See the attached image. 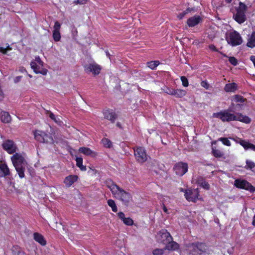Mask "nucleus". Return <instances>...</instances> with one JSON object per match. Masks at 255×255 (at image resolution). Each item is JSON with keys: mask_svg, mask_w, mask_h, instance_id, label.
Instances as JSON below:
<instances>
[{"mask_svg": "<svg viewBox=\"0 0 255 255\" xmlns=\"http://www.w3.org/2000/svg\"><path fill=\"white\" fill-rule=\"evenodd\" d=\"M213 153L215 157L220 158L224 155L223 152L218 149H213Z\"/></svg>", "mask_w": 255, "mask_h": 255, "instance_id": "obj_32", "label": "nucleus"}, {"mask_svg": "<svg viewBox=\"0 0 255 255\" xmlns=\"http://www.w3.org/2000/svg\"><path fill=\"white\" fill-rule=\"evenodd\" d=\"M34 137L37 141L48 144L54 143V140L51 135L48 134L44 131L36 130L34 132Z\"/></svg>", "mask_w": 255, "mask_h": 255, "instance_id": "obj_6", "label": "nucleus"}, {"mask_svg": "<svg viewBox=\"0 0 255 255\" xmlns=\"http://www.w3.org/2000/svg\"><path fill=\"white\" fill-rule=\"evenodd\" d=\"M247 9V6L245 4L241 2L239 3V6L236 8L237 12L233 15L234 19L239 23H243L246 20L245 13Z\"/></svg>", "mask_w": 255, "mask_h": 255, "instance_id": "obj_5", "label": "nucleus"}, {"mask_svg": "<svg viewBox=\"0 0 255 255\" xmlns=\"http://www.w3.org/2000/svg\"><path fill=\"white\" fill-rule=\"evenodd\" d=\"M88 0H77L74 1V3L75 4H84L87 2Z\"/></svg>", "mask_w": 255, "mask_h": 255, "instance_id": "obj_44", "label": "nucleus"}, {"mask_svg": "<svg viewBox=\"0 0 255 255\" xmlns=\"http://www.w3.org/2000/svg\"><path fill=\"white\" fill-rule=\"evenodd\" d=\"M104 118L110 121L112 123H115L116 120L118 118L117 115L112 110H105L103 112Z\"/></svg>", "mask_w": 255, "mask_h": 255, "instance_id": "obj_15", "label": "nucleus"}, {"mask_svg": "<svg viewBox=\"0 0 255 255\" xmlns=\"http://www.w3.org/2000/svg\"><path fill=\"white\" fill-rule=\"evenodd\" d=\"M164 249H156L153 251L152 254L153 255H162L164 253Z\"/></svg>", "mask_w": 255, "mask_h": 255, "instance_id": "obj_36", "label": "nucleus"}, {"mask_svg": "<svg viewBox=\"0 0 255 255\" xmlns=\"http://www.w3.org/2000/svg\"><path fill=\"white\" fill-rule=\"evenodd\" d=\"M159 64V62L158 61H151L147 63V66L151 69H154Z\"/></svg>", "mask_w": 255, "mask_h": 255, "instance_id": "obj_31", "label": "nucleus"}, {"mask_svg": "<svg viewBox=\"0 0 255 255\" xmlns=\"http://www.w3.org/2000/svg\"><path fill=\"white\" fill-rule=\"evenodd\" d=\"M123 222L126 225L128 226L132 225L133 223L132 220L130 218H125L123 220Z\"/></svg>", "mask_w": 255, "mask_h": 255, "instance_id": "obj_37", "label": "nucleus"}, {"mask_svg": "<svg viewBox=\"0 0 255 255\" xmlns=\"http://www.w3.org/2000/svg\"><path fill=\"white\" fill-rule=\"evenodd\" d=\"M76 165L80 168L81 170L85 171L86 167L85 166L83 165V159L81 157H77L76 159Z\"/></svg>", "mask_w": 255, "mask_h": 255, "instance_id": "obj_27", "label": "nucleus"}, {"mask_svg": "<svg viewBox=\"0 0 255 255\" xmlns=\"http://www.w3.org/2000/svg\"><path fill=\"white\" fill-rule=\"evenodd\" d=\"M234 185L237 188L244 189L251 192H254L255 191V187L244 180L237 179L235 181Z\"/></svg>", "mask_w": 255, "mask_h": 255, "instance_id": "obj_9", "label": "nucleus"}, {"mask_svg": "<svg viewBox=\"0 0 255 255\" xmlns=\"http://www.w3.org/2000/svg\"><path fill=\"white\" fill-rule=\"evenodd\" d=\"M134 155L136 161L140 164L146 161L148 157L145 149L141 147L134 148Z\"/></svg>", "mask_w": 255, "mask_h": 255, "instance_id": "obj_7", "label": "nucleus"}, {"mask_svg": "<svg viewBox=\"0 0 255 255\" xmlns=\"http://www.w3.org/2000/svg\"><path fill=\"white\" fill-rule=\"evenodd\" d=\"M84 68L87 73H92L94 75H98L101 70V67L95 62L87 64Z\"/></svg>", "mask_w": 255, "mask_h": 255, "instance_id": "obj_11", "label": "nucleus"}, {"mask_svg": "<svg viewBox=\"0 0 255 255\" xmlns=\"http://www.w3.org/2000/svg\"><path fill=\"white\" fill-rule=\"evenodd\" d=\"M229 61L233 65H236L238 63L237 60L234 57H229Z\"/></svg>", "mask_w": 255, "mask_h": 255, "instance_id": "obj_42", "label": "nucleus"}, {"mask_svg": "<svg viewBox=\"0 0 255 255\" xmlns=\"http://www.w3.org/2000/svg\"><path fill=\"white\" fill-rule=\"evenodd\" d=\"M157 238L159 241L164 244L167 243L168 241H172L173 240L172 236L166 230H162L158 234Z\"/></svg>", "mask_w": 255, "mask_h": 255, "instance_id": "obj_14", "label": "nucleus"}, {"mask_svg": "<svg viewBox=\"0 0 255 255\" xmlns=\"http://www.w3.org/2000/svg\"><path fill=\"white\" fill-rule=\"evenodd\" d=\"M163 210L164 212L168 213V210L164 205H163Z\"/></svg>", "mask_w": 255, "mask_h": 255, "instance_id": "obj_54", "label": "nucleus"}, {"mask_svg": "<svg viewBox=\"0 0 255 255\" xmlns=\"http://www.w3.org/2000/svg\"><path fill=\"white\" fill-rule=\"evenodd\" d=\"M78 178L76 175H70L65 177L64 183L67 187H69L78 180Z\"/></svg>", "mask_w": 255, "mask_h": 255, "instance_id": "obj_17", "label": "nucleus"}, {"mask_svg": "<svg viewBox=\"0 0 255 255\" xmlns=\"http://www.w3.org/2000/svg\"><path fill=\"white\" fill-rule=\"evenodd\" d=\"M226 1L228 3H230L232 1V0H226Z\"/></svg>", "mask_w": 255, "mask_h": 255, "instance_id": "obj_57", "label": "nucleus"}, {"mask_svg": "<svg viewBox=\"0 0 255 255\" xmlns=\"http://www.w3.org/2000/svg\"><path fill=\"white\" fill-rule=\"evenodd\" d=\"M247 45L253 48L255 46V31L252 33L250 38H249Z\"/></svg>", "mask_w": 255, "mask_h": 255, "instance_id": "obj_24", "label": "nucleus"}, {"mask_svg": "<svg viewBox=\"0 0 255 255\" xmlns=\"http://www.w3.org/2000/svg\"><path fill=\"white\" fill-rule=\"evenodd\" d=\"M102 142L105 147L108 148L111 147L112 144V142L108 138L103 139Z\"/></svg>", "mask_w": 255, "mask_h": 255, "instance_id": "obj_35", "label": "nucleus"}, {"mask_svg": "<svg viewBox=\"0 0 255 255\" xmlns=\"http://www.w3.org/2000/svg\"><path fill=\"white\" fill-rule=\"evenodd\" d=\"M219 140L222 141L223 143L226 145H227V146L231 145V142L227 138L221 137V138H219Z\"/></svg>", "mask_w": 255, "mask_h": 255, "instance_id": "obj_38", "label": "nucleus"}, {"mask_svg": "<svg viewBox=\"0 0 255 255\" xmlns=\"http://www.w3.org/2000/svg\"><path fill=\"white\" fill-rule=\"evenodd\" d=\"M184 195L188 201L195 202L198 199L199 192L197 189H187Z\"/></svg>", "mask_w": 255, "mask_h": 255, "instance_id": "obj_13", "label": "nucleus"}, {"mask_svg": "<svg viewBox=\"0 0 255 255\" xmlns=\"http://www.w3.org/2000/svg\"><path fill=\"white\" fill-rule=\"evenodd\" d=\"M0 116L1 120L3 123H8L11 121V117L10 115L6 112H1Z\"/></svg>", "mask_w": 255, "mask_h": 255, "instance_id": "obj_23", "label": "nucleus"}, {"mask_svg": "<svg viewBox=\"0 0 255 255\" xmlns=\"http://www.w3.org/2000/svg\"><path fill=\"white\" fill-rule=\"evenodd\" d=\"M175 92V89L169 88L166 91V93L169 95H173Z\"/></svg>", "mask_w": 255, "mask_h": 255, "instance_id": "obj_46", "label": "nucleus"}, {"mask_svg": "<svg viewBox=\"0 0 255 255\" xmlns=\"http://www.w3.org/2000/svg\"><path fill=\"white\" fill-rule=\"evenodd\" d=\"M108 205L112 208V211L114 212L118 211V208L115 203V202L112 199H109L108 201Z\"/></svg>", "mask_w": 255, "mask_h": 255, "instance_id": "obj_30", "label": "nucleus"}, {"mask_svg": "<svg viewBox=\"0 0 255 255\" xmlns=\"http://www.w3.org/2000/svg\"><path fill=\"white\" fill-rule=\"evenodd\" d=\"M197 183L200 186L202 187L203 188L206 190L209 189V184L208 183V182L204 181L203 178H199L197 180Z\"/></svg>", "mask_w": 255, "mask_h": 255, "instance_id": "obj_26", "label": "nucleus"}, {"mask_svg": "<svg viewBox=\"0 0 255 255\" xmlns=\"http://www.w3.org/2000/svg\"><path fill=\"white\" fill-rule=\"evenodd\" d=\"M61 27V25L60 23L58 21H56L55 22V24L54 26V30L53 31H59Z\"/></svg>", "mask_w": 255, "mask_h": 255, "instance_id": "obj_41", "label": "nucleus"}, {"mask_svg": "<svg viewBox=\"0 0 255 255\" xmlns=\"http://www.w3.org/2000/svg\"><path fill=\"white\" fill-rule=\"evenodd\" d=\"M234 100L236 102L243 103L245 101L246 99L244 98L243 97L236 95L233 97Z\"/></svg>", "mask_w": 255, "mask_h": 255, "instance_id": "obj_33", "label": "nucleus"}, {"mask_svg": "<svg viewBox=\"0 0 255 255\" xmlns=\"http://www.w3.org/2000/svg\"><path fill=\"white\" fill-rule=\"evenodd\" d=\"M198 43V42H195H195H193V43Z\"/></svg>", "mask_w": 255, "mask_h": 255, "instance_id": "obj_58", "label": "nucleus"}, {"mask_svg": "<svg viewBox=\"0 0 255 255\" xmlns=\"http://www.w3.org/2000/svg\"><path fill=\"white\" fill-rule=\"evenodd\" d=\"M49 116L52 120L54 121L55 122L57 123L58 122V120H56L55 115L53 113L50 112Z\"/></svg>", "mask_w": 255, "mask_h": 255, "instance_id": "obj_47", "label": "nucleus"}, {"mask_svg": "<svg viewBox=\"0 0 255 255\" xmlns=\"http://www.w3.org/2000/svg\"><path fill=\"white\" fill-rule=\"evenodd\" d=\"M80 152L86 155H90L92 157H95L97 155V153L89 148L86 147H80L79 149Z\"/></svg>", "mask_w": 255, "mask_h": 255, "instance_id": "obj_20", "label": "nucleus"}, {"mask_svg": "<svg viewBox=\"0 0 255 255\" xmlns=\"http://www.w3.org/2000/svg\"><path fill=\"white\" fill-rule=\"evenodd\" d=\"M53 37L55 41H59L61 38V35L59 31H53Z\"/></svg>", "mask_w": 255, "mask_h": 255, "instance_id": "obj_34", "label": "nucleus"}, {"mask_svg": "<svg viewBox=\"0 0 255 255\" xmlns=\"http://www.w3.org/2000/svg\"><path fill=\"white\" fill-rule=\"evenodd\" d=\"M21 76H17V77H16L15 78L14 80V82L15 83L18 82L21 80Z\"/></svg>", "mask_w": 255, "mask_h": 255, "instance_id": "obj_52", "label": "nucleus"}, {"mask_svg": "<svg viewBox=\"0 0 255 255\" xmlns=\"http://www.w3.org/2000/svg\"><path fill=\"white\" fill-rule=\"evenodd\" d=\"M10 175V172L5 163L0 164V177H6Z\"/></svg>", "mask_w": 255, "mask_h": 255, "instance_id": "obj_18", "label": "nucleus"}, {"mask_svg": "<svg viewBox=\"0 0 255 255\" xmlns=\"http://www.w3.org/2000/svg\"><path fill=\"white\" fill-rule=\"evenodd\" d=\"M116 125L119 128H122V125L120 123H117Z\"/></svg>", "mask_w": 255, "mask_h": 255, "instance_id": "obj_56", "label": "nucleus"}, {"mask_svg": "<svg viewBox=\"0 0 255 255\" xmlns=\"http://www.w3.org/2000/svg\"><path fill=\"white\" fill-rule=\"evenodd\" d=\"M2 147L9 154H13L17 150L16 144L13 141L9 139L5 140L2 144Z\"/></svg>", "mask_w": 255, "mask_h": 255, "instance_id": "obj_10", "label": "nucleus"}, {"mask_svg": "<svg viewBox=\"0 0 255 255\" xmlns=\"http://www.w3.org/2000/svg\"><path fill=\"white\" fill-rule=\"evenodd\" d=\"M202 21V18L199 15H195L189 18L187 21V24L189 27H194Z\"/></svg>", "mask_w": 255, "mask_h": 255, "instance_id": "obj_16", "label": "nucleus"}, {"mask_svg": "<svg viewBox=\"0 0 255 255\" xmlns=\"http://www.w3.org/2000/svg\"><path fill=\"white\" fill-rule=\"evenodd\" d=\"M236 90V85L235 83L226 84L225 87V90L227 92H234Z\"/></svg>", "mask_w": 255, "mask_h": 255, "instance_id": "obj_25", "label": "nucleus"}, {"mask_svg": "<svg viewBox=\"0 0 255 255\" xmlns=\"http://www.w3.org/2000/svg\"><path fill=\"white\" fill-rule=\"evenodd\" d=\"M35 61L38 63V64L41 66H43V62L40 59V57L39 56L36 57L35 59Z\"/></svg>", "mask_w": 255, "mask_h": 255, "instance_id": "obj_45", "label": "nucleus"}, {"mask_svg": "<svg viewBox=\"0 0 255 255\" xmlns=\"http://www.w3.org/2000/svg\"><path fill=\"white\" fill-rule=\"evenodd\" d=\"M187 250L192 255H201L206 250L205 244L199 242L188 244L186 246Z\"/></svg>", "mask_w": 255, "mask_h": 255, "instance_id": "obj_4", "label": "nucleus"}, {"mask_svg": "<svg viewBox=\"0 0 255 255\" xmlns=\"http://www.w3.org/2000/svg\"><path fill=\"white\" fill-rule=\"evenodd\" d=\"M7 49H8L4 48L3 47H0V51L3 53V54H6Z\"/></svg>", "mask_w": 255, "mask_h": 255, "instance_id": "obj_51", "label": "nucleus"}, {"mask_svg": "<svg viewBox=\"0 0 255 255\" xmlns=\"http://www.w3.org/2000/svg\"><path fill=\"white\" fill-rule=\"evenodd\" d=\"M34 239L39 243L42 246H45L46 244V242L44 237L38 233H35L33 235Z\"/></svg>", "mask_w": 255, "mask_h": 255, "instance_id": "obj_22", "label": "nucleus"}, {"mask_svg": "<svg viewBox=\"0 0 255 255\" xmlns=\"http://www.w3.org/2000/svg\"><path fill=\"white\" fill-rule=\"evenodd\" d=\"M209 48L212 51L217 52L218 50L214 45H210L209 46Z\"/></svg>", "mask_w": 255, "mask_h": 255, "instance_id": "obj_50", "label": "nucleus"}, {"mask_svg": "<svg viewBox=\"0 0 255 255\" xmlns=\"http://www.w3.org/2000/svg\"><path fill=\"white\" fill-rule=\"evenodd\" d=\"M118 215L120 219H121L123 221L125 218V214L123 212H120L118 213Z\"/></svg>", "mask_w": 255, "mask_h": 255, "instance_id": "obj_48", "label": "nucleus"}, {"mask_svg": "<svg viewBox=\"0 0 255 255\" xmlns=\"http://www.w3.org/2000/svg\"><path fill=\"white\" fill-rule=\"evenodd\" d=\"M201 85L206 89L209 88V84L206 81H202L201 83Z\"/></svg>", "mask_w": 255, "mask_h": 255, "instance_id": "obj_43", "label": "nucleus"}, {"mask_svg": "<svg viewBox=\"0 0 255 255\" xmlns=\"http://www.w3.org/2000/svg\"><path fill=\"white\" fill-rule=\"evenodd\" d=\"M228 43L232 46L241 44L242 43V39L240 34L236 31L231 32L226 37Z\"/></svg>", "mask_w": 255, "mask_h": 255, "instance_id": "obj_8", "label": "nucleus"}, {"mask_svg": "<svg viewBox=\"0 0 255 255\" xmlns=\"http://www.w3.org/2000/svg\"><path fill=\"white\" fill-rule=\"evenodd\" d=\"M107 186L110 189L114 197L122 201L124 205H128L132 200V196L129 193L120 188L113 181H107Z\"/></svg>", "mask_w": 255, "mask_h": 255, "instance_id": "obj_1", "label": "nucleus"}, {"mask_svg": "<svg viewBox=\"0 0 255 255\" xmlns=\"http://www.w3.org/2000/svg\"><path fill=\"white\" fill-rule=\"evenodd\" d=\"M11 160L18 176L20 178L24 177V171L26 161L24 157L20 153H15L11 157Z\"/></svg>", "mask_w": 255, "mask_h": 255, "instance_id": "obj_3", "label": "nucleus"}, {"mask_svg": "<svg viewBox=\"0 0 255 255\" xmlns=\"http://www.w3.org/2000/svg\"><path fill=\"white\" fill-rule=\"evenodd\" d=\"M30 66L31 68L33 69V71L36 73H41L39 71L40 70V65L38 64L37 65V63L35 62L32 61L30 63Z\"/></svg>", "mask_w": 255, "mask_h": 255, "instance_id": "obj_29", "label": "nucleus"}, {"mask_svg": "<svg viewBox=\"0 0 255 255\" xmlns=\"http://www.w3.org/2000/svg\"><path fill=\"white\" fill-rule=\"evenodd\" d=\"M213 117L221 120L223 122H231L232 121H239L246 124H249L251 119L246 116H244L240 113H237L236 115L231 113L229 110L214 113Z\"/></svg>", "mask_w": 255, "mask_h": 255, "instance_id": "obj_2", "label": "nucleus"}, {"mask_svg": "<svg viewBox=\"0 0 255 255\" xmlns=\"http://www.w3.org/2000/svg\"><path fill=\"white\" fill-rule=\"evenodd\" d=\"M181 80L184 87H186L188 86L189 84L188 79L185 76L181 77Z\"/></svg>", "mask_w": 255, "mask_h": 255, "instance_id": "obj_39", "label": "nucleus"}, {"mask_svg": "<svg viewBox=\"0 0 255 255\" xmlns=\"http://www.w3.org/2000/svg\"><path fill=\"white\" fill-rule=\"evenodd\" d=\"M239 143L244 147L246 150L251 149L255 151V145L251 143L246 140L242 139L240 140Z\"/></svg>", "mask_w": 255, "mask_h": 255, "instance_id": "obj_21", "label": "nucleus"}, {"mask_svg": "<svg viewBox=\"0 0 255 255\" xmlns=\"http://www.w3.org/2000/svg\"><path fill=\"white\" fill-rule=\"evenodd\" d=\"M188 168L186 163L178 162L174 165L173 169L177 175L182 176L187 172Z\"/></svg>", "mask_w": 255, "mask_h": 255, "instance_id": "obj_12", "label": "nucleus"}, {"mask_svg": "<svg viewBox=\"0 0 255 255\" xmlns=\"http://www.w3.org/2000/svg\"><path fill=\"white\" fill-rule=\"evenodd\" d=\"M19 71L22 73L26 72V69L23 67H19Z\"/></svg>", "mask_w": 255, "mask_h": 255, "instance_id": "obj_53", "label": "nucleus"}, {"mask_svg": "<svg viewBox=\"0 0 255 255\" xmlns=\"http://www.w3.org/2000/svg\"><path fill=\"white\" fill-rule=\"evenodd\" d=\"M246 163L248 168L252 169L255 167V163L251 161L247 160Z\"/></svg>", "mask_w": 255, "mask_h": 255, "instance_id": "obj_40", "label": "nucleus"}, {"mask_svg": "<svg viewBox=\"0 0 255 255\" xmlns=\"http://www.w3.org/2000/svg\"><path fill=\"white\" fill-rule=\"evenodd\" d=\"M166 246L164 250H167L169 251H174L177 250L179 248V245L175 242L168 241L167 244H165Z\"/></svg>", "mask_w": 255, "mask_h": 255, "instance_id": "obj_19", "label": "nucleus"}, {"mask_svg": "<svg viewBox=\"0 0 255 255\" xmlns=\"http://www.w3.org/2000/svg\"><path fill=\"white\" fill-rule=\"evenodd\" d=\"M192 10V9L190 8H188L186 10H185L184 11L186 12V14H187L188 13L191 12Z\"/></svg>", "mask_w": 255, "mask_h": 255, "instance_id": "obj_55", "label": "nucleus"}, {"mask_svg": "<svg viewBox=\"0 0 255 255\" xmlns=\"http://www.w3.org/2000/svg\"><path fill=\"white\" fill-rule=\"evenodd\" d=\"M186 94V92L185 90L181 89L175 90L173 96L178 98H181Z\"/></svg>", "mask_w": 255, "mask_h": 255, "instance_id": "obj_28", "label": "nucleus"}, {"mask_svg": "<svg viewBox=\"0 0 255 255\" xmlns=\"http://www.w3.org/2000/svg\"><path fill=\"white\" fill-rule=\"evenodd\" d=\"M186 14V12L185 11H183L178 15V18L180 19H181Z\"/></svg>", "mask_w": 255, "mask_h": 255, "instance_id": "obj_49", "label": "nucleus"}]
</instances>
